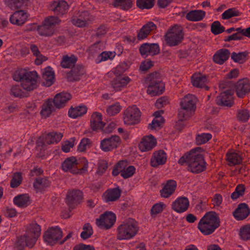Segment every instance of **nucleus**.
I'll return each instance as SVG.
<instances>
[{
  "instance_id": "nucleus-1",
  "label": "nucleus",
  "mask_w": 250,
  "mask_h": 250,
  "mask_svg": "<svg viewBox=\"0 0 250 250\" xmlns=\"http://www.w3.org/2000/svg\"><path fill=\"white\" fill-rule=\"evenodd\" d=\"M203 149L197 147L186 153L178 161V163L188 165V170L195 174L202 172L206 169V163L202 154Z\"/></svg>"
},
{
  "instance_id": "nucleus-2",
  "label": "nucleus",
  "mask_w": 250,
  "mask_h": 250,
  "mask_svg": "<svg viewBox=\"0 0 250 250\" xmlns=\"http://www.w3.org/2000/svg\"><path fill=\"white\" fill-rule=\"evenodd\" d=\"M14 80L21 82V86L26 92H30L38 87V75L36 71H27L20 69L16 70L13 75Z\"/></svg>"
},
{
  "instance_id": "nucleus-3",
  "label": "nucleus",
  "mask_w": 250,
  "mask_h": 250,
  "mask_svg": "<svg viewBox=\"0 0 250 250\" xmlns=\"http://www.w3.org/2000/svg\"><path fill=\"white\" fill-rule=\"evenodd\" d=\"M220 225V220L217 214L214 211L206 213L200 219L198 229L204 235L212 234Z\"/></svg>"
},
{
  "instance_id": "nucleus-4",
  "label": "nucleus",
  "mask_w": 250,
  "mask_h": 250,
  "mask_svg": "<svg viewBox=\"0 0 250 250\" xmlns=\"http://www.w3.org/2000/svg\"><path fill=\"white\" fill-rule=\"evenodd\" d=\"M137 222L129 218L118 228L117 238L119 240L128 239L134 237L138 232Z\"/></svg>"
},
{
  "instance_id": "nucleus-5",
  "label": "nucleus",
  "mask_w": 250,
  "mask_h": 250,
  "mask_svg": "<svg viewBox=\"0 0 250 250\" xmlns=\"http://www.w3.org/2000/svg\"><path fill=\"white\" fill-rule=\"evenodd\" d=\"M164 37L167 44L169 46L178 45L184 39L183 27L179 25H174L167 30Z\"/></svg>"
},
{
  "instance_id": "nucleus-6",
  "label": "nucleus",
  "mask_w": 250,
  "mask_h": 250,
  "mask_svg": "<svg viewBox=\"0 0 250 250\" xmlns=\"http://www.w3.org/2000/svg\"><path fill=\"white\" fill-rule=\"evenodd\" d=\"M79 163L75 157L66 158L62 164V168L65 172H69L74 174H82L87 170L88 164H85L82 168H79Z\"/></svg>"
},
{
  "instance_id": "nucleus-7",
  "label": "nucleus",
  "mask_w": 250,
  "mask_h": 250,
  "mask_svg": "<svg viewBox=\"0 0 250 250\" xmlns=\"http://www.w3.org/2000/svg\"><path fill=\"white\" fill-rule=\"evenodd\" d=\"M135 171V167L133 166H129L126 160H121L114 166L112 173L114 176L120 174L123 178L127 179L132 177Z\"/></svg>"
},
{
  "instance_id": "nucleus-8",
  "label": "nucleus",
  "mask_w": 250,
  "mask_h": 250,
  "mask_svg": "<svg viewBox=\"0 0 250 250\" xmlns=\"http://www.w3.org/2000/svg\"><path fill=\"white\" fill-rule=\"evenodd\" d=\"M141 113L135 105L128 107L123 112V121L125 125H134L140 122Z\"/></svg>"
},
{
  "instance_id": "nucleus-9",
  "label": "nucleus",
  "mask_w": 250,
  "mask_h": 250,
  "mask_svg": "<svg viewBox=\"0 0 250 250\" xmlns=\"http://www.w3.org/2000/svg\"><path fill=\"white\" fill-rule=\"evenodd\" d=\"M121 68L120 66L116 67L114 71V74L117 77L111 83L112 87L116 91H120L123 88L126 87L131 81V79L128 76H118L124 72V71H121Z\"/></svg>"
},
{
  "instance_id": "nucleus-10",
  "label": "nucleus",
  "mask_w": 250,
  "mask_h": 250,
  "mask_svg": "<svg viewBox=\"0 0 250 250\" xmlns=\"http://www.w3.org/2000/svg\"><path fill=\"white\" fill-rule=\"evenodd\" d=\"M62 136V134L61 133L54 131L44 134L37 141V144L38 146L43 147L47 145L59 142Z\"/></svg>"
},
{
  "instance_id": "nucleus-11",
  "label": "nucleus",
  "mask_w": 250,
  "mask_h": 250,
  "mask_svg": "<svg viewBox=\"0 0 250 250\" xmlns=\"http://www.w3.org/2000/svg\"><path fill=\"white\" fill-rule=\"evenodd\" d=\"M116 215L110 211H106L96 219V224L101 229H108L111 228L116 221Z\"/></svg>"
},
{
  "instance_id": "nucleus-12",
  "label": "nucleus",
  "mask_w": 250,
  "mask_h": 250,
  "mask_svg": "<svg viewBox=\"0 0 250 250\" xmlns=\"http://www.w3.org/2000/svg\"><path fill=\"white\" fill-rule=\"evenodd\" d=\"M62 236V232L58 227L51 228L45 232L44 241L48 244L53 245L57 243Z\"/></svg>"
},
{
  "instance_id": "nucleus-13",
  "label": "nucleus",
  "mask_w": 250,
  "mask_h": 250,
  "mask_svg": "<svg viewBox=\"0 0 250 250\" xmlns=\"http://www.w3.org/2000/svg\"><path fill=\"white\" fill-rule=\"evenodd\" d=\"M121 143L120 138L118 136L113 135L101 141L100 146L104 151L108 152L117 148Z\"/></svg>"
},
{
  "instance_id": "nucleus-14",
  "label": "nucleus",
  "mask_w": 250,
  "mask_h": 250,
  "mask_svg": "<svg viewBox=\"0 0 250 250\" xmlns=\"http://www.w3.org/2000/svg\"><path fill=\"white\" fill-rule=\"evenodd\" d=\"M233 90H227L221 92L216 98V103L218 105L230 107L233 104Z\"/></svg>"
},
{
  "instance_id": "nucleus-15",
  "label": "nucleus",
  "mask_w": 250,
  "mask_h": 250,
  "mask_svg": "<svg viewBox=\"0 0 250 250\" xmlns=\"http://www.w3.org/2000/svg\"><path fill=\"white\" fill-rule=\"evenodd\" d=\"M83 192L79 189L69 190L67 194L66 202L70 208L76 207L83 199Z\"/></svg>"
},
{
  "instance_id": "nucleus-16",
  "label": "nucleus",
  "mask_w": 250,
  "mask_h": 250,
  "mask_svg": "<svg viewBox=\"0 0 250 250\" xmlns=\"http://www.w3.org/2000/svg\"><path fill=\"white\" fill-rule=\"evenodd\" d=\"M41 227L37 223L29 224L27 227L25 234L30 240L31 244L35 243L41 235Z\"/></svg>"
},
{
  "instance_id": "nucleus-17",
  "label": "nucleus",
  "mask_w": 250,
  "mask_h": 250,
  "mask_svg": "<svg viewBox=\"0 0 250 250\" xmlns=\"http://www.w3.org/2000/svg\"><path fill=\"white\" fill-rule=\"evenodd\" d=\"M236 93L239 98H243L250 92V81L244 78L239 80L235 85Z\"/></svg>"
},
{
  "instance_id": "nucleus-18",
  "label": "nucleus",
  "mask_w": 250,
  "mask_h": 250,
  "mask_svg": "<svg viewBox=\"0 0 250 250\" xmlns=\"http://www.w3.org/2000/svg\"><path fill=\"white\" fill-rule=\"evenodd\" d=\"M139 51L143 56H154L160 53V47L157 43H145L140 46Z\"/></svg>"
},
{
  "instance_id": "nucleus-19",
  "label": "nucleus",
  "mask_w": 250,
  "mask_h": 250,
  "mask_svg": "<svg viewBox=\"0 0 250 250\" xmlns=\"http://www.w3.org/2000/svg\"><path fill=\"white\" fill-rule=\"evenodd\" d=\"M156 139L152 135L144 136L139 144V148L142 152L152 150L156 145Z\"/></svg>"
},
{
  "instance_id": "nucleus-20",
  "label": "nucleus",
  "mask_w": 250,
  "mask_h": 250,
  "mask_svg": "<svg viewBox=\"0 0 250 250\" xmlns=\"http://www.w3.org/2000/svg\"><path fill=\"white\" fill-rule=\"evenodd\" d=\"M157 29L156 25L152 21H148L144 24L138 31L137 38L138 40H143L146 39L151 33Z\"/></svg>"
},
{
  "instance_id": "nucleus-21",
  "label": "nucleus",
  "mask_w": 250,
  "mask_h": 250,
  "mask_svg": "<svg viewBox=\"0 0 250 250\" xmlns=\"http://www.w3.org/2000/svg\"><path fill=\"white\" fill-rule=\"evenodd\" d=\"M189 206L188 199L185 197L178 198L171 205L173 210L177 213H183L187 211Z\"/></svg>"
},
{
  "instance_id": "nucleus-22",
  "label": "nucleus",
  "mask_w": 250,
  "mask_h": 250,
  "mask_svg": "<svg viewBox=\"0 0 250 250\" xmlns=\"http://www.w3.org/2000/svg\"><path fill=\"white\" fill-rule=\"evenodd\" d=\"M192 83L195 87L203 88L208 90L209 87L206 84L208 83L207 76L201 73H194L192 77Z\"/></svg>"
},
{
  "instance_id": "nucleus-23",
  "label": "nucleus",
  "mask_w": 250,
  "mask_h": 250,
  "mask_svg": "<svg viewBox=\"0 0 250 250\" xmlns=\"http://www.w3.org/2000/svg\"><path fill=\"white\" fill-rule=\"evenodd\" d=\"M28 19L26 12L20 10L15 11L10 17V21L18 26H22L25 23Z\"/></svg>"
},
{
  "instance_id": "nucleus-24",
  "label": "nucleus",
  "mask_w": 250,
  "mask_h": 250,
  "mask_svg": "<svg viewBox=\"0 0 250 250\" xmlns=\"http://www.w3.org/2000/svg\"><path fill=\"white\" fill-rule=\"evenodd\" d=\"M122 190L119 187L108 189L103 194L102 198L105 202H113L117 201L120 197Z\"/></svg>"
},
{
  "instance_id": "nucleus-25",
  "label": "nucleus",
  "mask_w": 250,
  "mask_h": 250,
  "mask_svg": "<svg viewBox=\"0 0 250 250\" xmlns=\"http://www.w3.org/2000/svg\"><path fill=\"white\" fill-rule=\"evenodd\" d=\"M93 20L92 16L87 12H83L78 17L73 18L72 22L74 25L79 27H83L88 25Z\"/></svg>"
},
{
  "instance_id": "nucleus-26",
  "label": "nucleus",
  "mask_w": 250,
  "mask_h": 250,
  "mask_svg": "<svg viewBox=\"0 0 250 250\" xmlns=\"http://www.w3.org/2000/svg\"><path fill=\"white\" fill-rule=\"evenodd\" d=\"M105 124L102 121V115L100 113L95 112L90 118V127L93 131H97L102 129Z\"/></svg>"
},
{
  "instance_id": "nucleus-27",
  "label": "nucleus",
  "mask_w": 250,
  "mask_h": 250,
  "mask_svg": "<svg viewBox=\"0 0 250 250\" xmlns=\"http://www.w3.org/2000/svg\"><path fill=\"white\" fill-rule=\"evenodd\" d=\"M85 74L83 66L81 65H75L72 69L67 73V78L69 81H78Z\"/></svg>"
},
{
  "instance_id": "nucleus-28",
  "label": "nucleus",
  "mask_w": 250,
  "mask_h": 250,
  "mask_svg": "<svg viewBox=\"0 0 250 250\" xmlns=\"http://www.w3.org/2000/svg\"><path fill=\"white\" fill-rule=\"evenodd\" d=\"M51 8L56 15H62L66 13L68 9V5L63 0H57L52 3Z\"/></svg>"
},
{
  "instance_id": "nucleus-29",
  "label": "nucleus",
  "mask_w": 250,
  "mask_h": 250,
  "mask_svg": "<svg viewBox=\"0 0 250 250\" xmlns=\"http://www.w3.org/2000/svg\"><path fill=\"white\" fill-rule=\"evenodd\" d=\"M167 161V155L164 151L160 150L153 153L150 160V165L153 167H157L164 164Z\"/></svg>"
},
{
  "instance_id": "nucleus-30",
  "label": "nucleus",
  "mask_w": 250,
  "mask_h": 250,
  "mask_svg": "<svg viewBox=\"0 0 250 250\" xmlns=\"http://www.w3.org/2000/svg\"><path fill=\"white\" fill-rule=\"evenodd\" d=\"M250 212V209L248 205L245 203H241L239 205L233 214L237 220H242L248 216Z\"/></svg>"
},
{
  "instance_id": "nucleus-31",
  "label": "nucleus",
  "mask_w": 250,
  "mask_h": 250,
  "mask_svg": "<svg viewBox=\"0 0 250 250\" xmlns=\"http://www.w3.org/2000/svg\"><path fill=\"white\" fill-rule=\"evenodd\" d=\"M177 187L176 182L173 180H168L163 189L160 190L162 197L168 198L175 191Z\"/></svg>"
},
{
  "instance_id": "nucleus-32",
  "label": "nucleus",
  "mask_w": 250,
  "mask_h": 250,
  "mask_svg": "<svg viewBox=\"0 0 250 250\" xmlns=\"http://www.w3.org/2000/svg\"><path fill=\"white\" fill-rule=\"evenodd\" d=\"M71 95L67 93H61L57 94L53 101L54 106L57 108H60L65 105V104L71 99Z\"/></svg>"
},
{
  "instance_id": "nucleus-33",
  "label": "nucleus",
  "mask_w": 250,
  "mask_h": 250,
  "mask_svg": "<svg viewBox=\"0 0 250 250\" xmlns=\"http://www.w3.org/2000/svg\"><path fill=\"white\" fill-rule=\"evenodd\" d=\"M230 52L227 49H221L216 52L213 57V61L218 64H223L229 58Z\"/></svg>"
},
{
  "instance_id": "nucleus-34",
  "label": "nucleus",
  "mask_w": 250,
  "mask_h": 250,
  "mask_svg": "<svg viewBox=\"0 0 250 250\" xmlns=\"http://www.w3.org/2000/svg\"><path fill=\"white\" fill-rule=\"evenodd\" d=\"M197 102V99L194 95L188 94L181 99L180 105L181 107L196 109Z\"/></svg>"
},
{
  "instance_id": "nucleus-35",
  "label": "nucleus",
  "mask_w": 250,
  "mask_h": 250,
  "mask_svg": "<svg viewBox=\"0 0 250 250\" xmlns=\"http://www.w3.org/2000/svg\"><path fill=\"white\" fill-rule=\"evenodd\" d=\"M165 90L164 83L148 84L146 93L151 96H156L161 95Z\"/></svg>"
},
{
  "instance_id": "nucleus-36",
  "label": "nucleus",
  "mask_w": 250,
  "mask_h": 250,
  "mask_svg": "<svg viewBox=\"0 0 250 250\" xmlns=\"http://www.w3.org/2000/svg\"><path fill=\"white\" fill-rule=\"evenodd\" d=\"M195 111L196 109L194 108L180 106L178 111V118L181 121L189 120L194 115Z\"/></svg>"
},
{
  "instance_id": "nucleus-37",
  "label": "nucleus",
  "mask_w": 250,
  "mask_h": 250,
  "mask_svg": "<svg viewBox=\"0 0 250 250\" xmlns=\"http://www.w3.org/2000/svg\"><path fill=\"white\" fill-rule=\"evenodd\" d=\"M77 60V57L74 55H63L61 62V66L63 68H72L75 65Z\"/></svg>"
},
{
  "instance_id": "nucleus-38",
  "label": "nucleus",
  "mask_w": 250,
  "mask_h": 250,
  "mask_svg": "<svg viewBox=\"0 0 250 250\" xmlns=\"http://www.w3.org/2000/svg\"><path fill=\"white\" fill-rule=\"evenodd\" d=\"M206 16V12L201 10H194L188 12L186 18L189 21H202Z\"/></svg>"
},
{
  "instance_id": "nucleus-39",
  "label": "nucleus",
  "mask_w": 250,
  "mask_h": 250,
  "mask_svg": "<svg viewBox=\"0 0 250 250\" xmlns=\"http://www.w3.org/2000/svg\"><path fill=\"white\" fill-rule=\"evenodd\" d=\"M34 245V243L31 244L30 240L25 234L19 237L15 244L16 247L19 250H23L26 246L32 248Z\"/></svg>"
},
{
  "instance_id": "nucleus-40",
  "label": "nucleus",
  "mask_w": 250,
  "mask_h": 250,
  "mask_svg": "<svg viewBox=\"0 0 250 250\" xmlns=\"http://www.w3.org/2000/svg\"><path fill=\"white\" fill-rule=\"evenodd\" d=\"M42 77L44 80L43 83L44 85L50 86L54 82V73L50 66L44 69Z\"/></svg>"
},
{
  "instance_id": "nucleus-41",
  "label": "nucleus",
  "mask_w": 250,
  "mask_h": 250,
  "mask_svg": "<svg viewBox=\"0 0 250 250\" xmlns=\"http://www.w3.org/2000/svg\"><path fill=\"white\" fill-rule=\"evenodd\" d=\"M145 82L147 85L164 83L162 75L158 72H154L147 75L145 79Z\"/></svg>"
},
{
  "instance_id": "nucleus-42",
  "label": "nucleus",
  "mask_w": 250,
  "mask_h": 250,
  "mask_svg": "<svg viewBox=\"0 0 250 250\" xmlns=\"http://www.w3.org/2000/svg\"><path fill=\"white\" fill-rule=\"evenodd\" d=\"M14 203L19 207L25 208L30 203V198L26 194L16 196L13 199Z\"/></svg>"
},
{
  "instance_id": "nucleus-43",
  "label": "nucleus",
  "mask_w": 250,
  "mask_h": 250,
  "mask_svg": "<svg viewBox=\"0 0 250 250\" xmlns=\"http://www.w3.org/2000/svg\"><path fill=\"white\" fill-rule=\"evenodd\" d=\"M52 103V101L49 99L42 104L41 114L44 118L48 117L54 110Z\"/></svg>"
},
{
  "instance_id": "nucleus-44",
  "label": "nucleus",
  "mask_w": 250,
  "mask_h": 250,
  "mask_svg": "<svg viewBox=\"0 0 250 250\" xmlns=\"http://www.w3.org/2000/svg\"><path fill=\"white\" fill-rule=\"evenodd\" d=\"M29 0H4L5 4L12 10L21 8Z\"/></svg>"
},
{
  "instance_id": "nucleus-45",
  "label": "nucleus",
  "mask_w": 250,
  "mask_h": 250,
  "mask_svg": "<svg viewBox=\"0 0 250 250\" xmlns=\"http://www.w3.org/2000/svg\"><path fill=\"white\" fill-rule=\"evenodd\" d=\"M87 112V108L85 106H80L75 108H71L69 111V116L72 118H76L85 114Z\"/></svg>"
},
{
  "instance_id": "nucleus-46",
  "label": "nucleus",
  "mask_w": 250,
  "mask_h": 250,
  "mask_svg": "<svg viewBox=\"0 0 250 250\" xmlns=\"http://www.w3.org/2000/svg\"><path fill=\"white\" fill-rule=\"evenodd\" d=\"M227 156V160L228 162V165L229 166L239 165L241 163L242 160L241 156L235 152L228 153Z\"/></svg>"
},
{
  "instance_id": "nucleus-47",
  "label": "nucleus",
  "mask_w": 250,
  "mask_h": 250,
  "mask_svg": "<svg viewBox=\"0 0 250 250\" xmlns=\"http://www.w3.org/2000/svg\"><path fill=\"white\" fill-rule=\"evenodd\" d=\"M38 32L39 35L42 36H51L54 34L55 30L42 23V25L38 27Z\"/></svg>"
},
{
  "instance_id": "nucleus-48",
  "label": "nucleus",
  "mask_w": 250,
  "mask_h": 250,
  "mask_svg": "<svg viewBox=\"0 0 250 250\" xmlns=\"http://www.w3.org/2000/svg\"><path fill=\"white\" fill-rule=\"evenodd\" d=\"M114 7H120L124 10H127L132 6V0H114L113 2Z\"/></svg>"
},
{
  "instance_id": "nucleus-49",
  "label": "nucleus",
  "mask_w": 250,
  "mask_h": 250,
  "mask_svg": "<svg viewBox=\"0 0 250 250\" xmlns=\"http://www.w3.org/2000/svg\"><path fill=\"white\" fill-rule=\"evenodd\" d=\"M22 181V173L20 172H15L12 176L10 182V187L12 188H16L21 184Z\"/></svg>"
},
{
  "instance_id": "nucleus-50",
  "label": "nucleus",
  "mask_w": 250,
  "mask_h": 250,
  "mask_svg": "<svg viewBox=\"0 0 250 250\" xmlns=\"http://www.w3.org/2000/svg\"><path fill=\"white\" fill-rule=\"evenodd\" d=\"M61 20L56 16H49L45 19L43 23L46 24V26L53 28L57 25L60 23Z\"/></svg>"
},
{
  "instance_id": "nucleus-51",
  "label": "nucleus",
  "mask_w": 250,
  "mask_h": 250,
  "mask_svg": "<svg viewBox=\"0 0 250 250\" xmlns=\"http://www.w3.org/2000/svg\"><path fill=\"white\" fill-rule=\"evenodd\" d=\"M241 13L235 8H232L225 11L222 15V18L224 20H228L233 17H237Z\"/></svg>"
},
{
  "instance_id": "nucleus-52",
  "label": "nucleus",
  "mask_w": 250,
  "mask_h": 250,
  "mask_svg": "<svg viewBox=\"0 0 250 250\" xmlns=\"http://www.w3.org/2000/svg\"><path fill=\"white\" fill-rule=\"evenodd\" d=\"M11 94L16 97H25L28 96L27 92L22 90L19 85H15L11 88Z\"/></svg>"
},
{
  "instance_id": "nucleus-53",
  "label": "nucleus",
  "mask_w": 250,
  "mask_h": 250,
  "mask_svg": "<svg viewBox=\"0 0 250 250\" xmlns=\"http://www.w3.org/2000/svg\"><path fill=\"white\" fill-rule=\"evenodd\" d=\"M155 0H137L136 4L141 9H150L154 5Z\"/></svg>"
},
{
  "instance_id": "nucleus-54",
  "label": "nucleus",
  "mask_w": 250,
  "mask_h": 250,
  "mask_svg": "<svg viewBox=\"0 0 250 250\" xmlns=\"http://www.w3.org/2000/svg\"><path fill=\"white\" fill-rule=\"evenodd\" d=\"M122 108L120 104L118 102L109 106L106 109L107 114L110 116H114L119 113Z\"/></svg>"
},
{
  "instance_id": "nucleus-55",
  "label": "nucleus",
  "mask_w": 250,
  "mask_h": 250,
  "mask_svg": "<svg viewBox=\"0 0 250 250\" xmlns=\"http://www.w3.org/2000/svg\"><path fill=\"white\" fill-rule=\"evenodd\" d=\"M83 230L81 233V237L84 240L90 237L93 233L92 228L89 223H86L83 226Z\"/></svg>"
},
{
  "instance_id": "nucleus-56",
  "label": "nucleus",
  "mask_w": 250,
  "mask_h": 250,
  "mask_svg": "<svg viewBox=\"0 0 250 250\" xmlns=\"http://www.w3.org/2000/svg\"><path fill=\"white\" fill-rule=\"evenodd\" d=\"M50 185L49 181L46 178L37 179L34 183V187L38 189H43Z\"/></svg>"
},
{
  "instance_id": "nucleus-57",
  "label": "nucleus",
  "mask_w": 250,
  "mask_h": 250,
  "mask_svg": "<svg viewBox=\"0 0 250 250\" xmlns=\"http://www.w3.org/2000/svg\"><path fill=\"white\" fill-rule=\"evenodd\" d=\"M240 236L242 239L248 240L250 239V225H246L240 228Z\"/></svg>"
},
{
  "instance_id": "nucleus-58",
  "label": "nucleus",
  "mask_w": 250,
  "mask_h": 250,
  "mask_svg": "<svg viewBox=\"0 0 250 250\" xmlns=\"http://www.w3.org/2000/svg\"><path fill=\"white\" fill-rule=\"evenodd\" d=\"M248 54V53L247 51L239 52L238 53L233 52L231 54V58L235 62H241L246 60Z\"/></svg>"
},
{
  "instance_id": "nucleus-59",
  "label": "nucleus",
  "mask_w": 250,
  "mask_h": 250,
  "mask_svg": "<svg viewBox=\"0 0 250 250\" xmlns=\"http://www.w3.org/2000/svg\"><path fill=\"white\" fill-rule=\"evenodd\" d=\"M166 205L163 202H160L154 204L150 210V213L152 216H155L162 212L165 208Z\"/></svg>"
},
{
  "instance_id": "nucleus-60",
  "label": "nucleus",
  "mask_w": 250,
  "mask_h": 250,
  "mask_svg": "<svg viewBox=\"0 0 250 250\" xmlns=\"http://www.w3.org/2000/svg\"><path fill=\"white\" fill-rule=\"evenodd\" d=\"M245 191V187L242 184L238 185L235 191L231 194V198L233 200H235L238 198L240 196H242L244 194Z\"/></svg>"
},
{
  "instance_id": "nucleus-61",
  "label": "nucleus",
  "mask_w": 250,
  "mask_h": 250,
  "mask_svg": "<svg viewBox=\"0 0 250 250\" xmlns=\"http://www.w3.org/2000/svg\"><path fill=\"white\" fill-rule=\"evenodd\" d=\"M212 136L209 133H202L200 135H198L196 138V142L198 145H201L206 143L210 139H211Z\"/></svg>"
},
{
  "instance_id": "nucleus-62",
  "label": "nucleus",
  "mask_w": 250,
  "mask_h": 250,
  "mask_svg": "<svg viewBox=\"0 0 250 250\" xmlns=\"http://www.w3.org/2000/svg\"><path fill=\"white\" fill-rule=\"evenodd\" d=\"M91 144L89 139L83 138L78 147V151L81 152L85 151L87 148H89L91 146Z\"/></svg>"
},
{
  "instance_id": "nucleus-63",
  "label": "nucleus",
  "mask_w": 250,
  "mask_h": 250,
  "mask_svg": "<svg viewBox=\"0 0 250 250\" xmlns=\"http://www.w3.org/2000/svg\"><path fill=\"white\" fill-rule=\"evenodd\" d=\"M211 31L214 35L222 33L225 31V27L221 26L220 23L216 21L213 22L211 26Z\"/></svg>"
},
{
  "instance_id": "nucleus-64",
  "label": "nucleus",
  "mask_w": 250,
  "mask_h": 250,
  "mask_svg": "<svg viewBox=\"0 0 250 250\" xmlns=\"http://www.w3.org/2000/svg\"><path fill=\"white\" fill-rule=\"evenodd\" d=\"M164 118L160 119H154L152 123L148 125V128L150 129H156L161 128L164 123Z\"/></svg>"
}]
</instances>
